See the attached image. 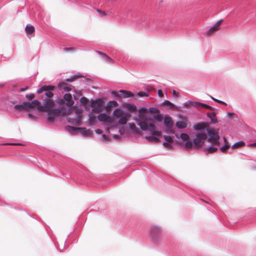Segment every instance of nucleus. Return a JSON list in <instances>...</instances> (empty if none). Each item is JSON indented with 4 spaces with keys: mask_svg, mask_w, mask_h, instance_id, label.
<instances>
[{
    "mask_svg": "<svg viewBox=\"0 0 256 256\" xmlns=\"http://www.w3.org/2000/svg\"><path fill=\"white\" fill-rule=\"evenodd\" d=\"M43 104L44 106L40 108V112H48V120L52 122L56 116L60 115V110L58 108H52L54 106V102L52 100L44 99Z\"/></svg>",
    "mask_w": 256,
    "mask_h": 256,
    "instance_id": "1",
    "label": "nucleus"
},
{
    "mask_svg": "<svg viewBox=\"0 0 256 256\" xmlns=\"http://www.w3.org/2000/svg\"><path fill=\"white\" fill-rule=\"evenodd\" d=\"M134 119L136 121L138 125L140 126L142 130H148L150 133L154 136H161L162 132L156 130V126L154 124H150L148 125L146 122H140L138 118H134Z\"/></svg>",
    "mask_w": 256,
    "mask_h": 256,
    "instance_id": "2",
    "label": "nucleus"
},
{
    "mask_svg": "<svg viewBox=\"0 0 256 256\" xmlns=\"http://www.w3.org/2000/svg\"><path fill=\"white\" fill-rule=\"evenodd\" d=\"M150 234L152 240L156 242L162 238V230L160 227L157 226H152L150 228Z\"/></svg>",
    "mask_w": 256,
    "mask_h": 256,
    "instance_id": "3",
    "label": "nucleus"
},
{
    "mask_svg": "<svg viewBox=\"0 0 256 256\" xmlns=\"http://www.w3.org/2000/svg\"><path fill=\"white\" fill-rule=\"evenodd\" d=\"M54 86H44L37 90L38 94H41L43 92H44V96H46V98L44 96H42V98L43 99V102L44 100L50 99L51 100L50 98H52L54 96L53 93L52 92V90H54Z\"/></svg>",
    "mask_w": 256,
    "mask_h": 256,
    "instance_id": "4",
    "label": "nucleus"
},
{
    "mask_svg": "<svg viewBox=\"0 0 256 256\" xmlns=\"http://www.w3.org/2000/svg\"><path fill=\"white\" fill-rule=\"evenodd\" d=\"M208 134L210 136L208 139V142L212 143V145L220 146L218 132L214 130H208Z\"/></svg>",
    "mask_w": 256,
    "mask_h": 256,
    "instance_id": "5",
    "label": "nucleus"
},
{
    "mask_svg": "<svg viewBox=\"0 0 256 256\" xmlns=\"http://www.w3.org/2000/svg\"><path fill=\"white\" fill-rule=\"evenodd\" d=\"M207 139V135L204 132L198 133L196 135L195 138L193 140L194 148H200L203 144L205 140Z\"/></svg>",
    "mask_w": 256,
    "mask_h": 256,
    "instance_id": "6",
    "label": "nucleus"
},
{
    "mask_svg": "<svg viewBox=\"0 0 256 256\" xmlns=\"http://www.w3.org/2000/svg\"><path fill=\"white\" fill-rule=\"evenodd\" d=\"M82 110L76 109L75 110L74 117L69 116L68 118V122L76 126H80L82 124Z\"/></svg>",
    "mask_w": 256,
    "mask_h": 256,
    "instance_id": "7",
    "label": "nucleus"
},
{
    "mask_svg": "<svg viewBox=\"0 0 256 256\" xmlns=\"http://www.w3.org/2000/svg\"><path fill=\"white\" fill-rule=\"evenodd\" d=\"M104 101L102 99H98L96 100H91L90 106L92 108V111L96 113L102 112L104 107L102 106Z\"/></svg>",
    "mask_w": 256,
    "mask_h": 256,
    "instance_id": "8",
    "label": "nucleus"
},
{
    "mask_svg": "<svg viewBox=\"0 0 256 256\" xmlns=\"http://www.w3.org/2000/svg\"><path fill=\"white\" fill-rule=\"evenodd\" d=\"M68 130L72 131L78 130L82 135L85 136H90L92 134V132L90 129H86V128H76L73 126H68Z\"/></svg>",
    "mask_w": 256,
    "mask_h": 256,
    "instance_id": "9",
    "label": "nucleus"
},
{
    "mask_svg": "<svg viewBox=\"0 0 256 256\" xmlns=\"http://www.w3.org/2000/svg\"><path fill=\"white\" fill-rule=\"evenodd\" d=\"M25 105L26 106V111L36 108L40 112V108L43 106L40 105V102L38 100H34L31 102H26Z\"/></svg>",
    "mask_w": 256,
    "mask_h": 256,
    "instance_id": "10",
    "label": "nucleus"
},
{
    "mask_svg": "<svg viewBox=\"0 0 256 256\" xmlns=\"http://www.w3.org/2000/svg\"><path fill=\"white\" fill-rule=\"evenodd\" d=\"M119 92L120 94H119L118 92L116 91H112V94L114 95L116 97H120L121 96H123L124 98H130L134 96V94L130 92V91H126L124 90H120L119 91Z\"/></svg>",
    "mask_w": 256,
    "mask_h": 256,
    "instance_id": "11",
    "label": "nucleus"
},
{
    "mask_svg": "<svg viewBox=\"0 0 256 256\" xmlns=\"http://www.w3.org/2000/svg\"><path fill=\"white\" fill-rule=\"evenodd\" d=\"M164 124L168 128V131L172 132L171 130L173 126L174 123L172 118L168 116H166L164 118Z\"/></svg>",
    "mask_w": 256,
    "mask_h": 256,
    "instance_id": "12",
    "label": "nucleus"
},
{
    "mask_svg": "<svg viewBox=\"0 0 256 256\" xmlns=\"http://www.w3.org/2000/svg\"><path fill=\"white\" fill-rule=\"evenodd\" d=\"M222 22V20H220L216 22V23L207 32L206 34L208 36L212 34L215 32H216L220 28V25Z\"/></svg>",
    "mask_w": 256,
    "mask_h": 256,
    "instance_id": "13",
    "label": "nucleus"
},
{
    "mask_svg": "<svg viewBox=\"0 0 256 256\" xmlns=\"http://www.w3.org/2000/svg\"><path fill=\"white\" fill-rule=\"evenodd\" d=\"M25 31L28 36H34L35 31L34 27L32 25H27L25 28Z\"/></svg>",
    "mask_w": 256,
    "mask_h": 256,
    "instance_id": "14",
    "label": "nucleus"
},
{
    "mask_svg": "<svg viewBox=\"0 0 256 256\" xmlns=\"http://www.w3.org/2000/svg\"><path fill=\"white\" fill-rule=\"evenodd\" d=\"M98 118L100 122H111L112 118L106 114H100L98 116Z\"/></svg>",
    "mask_w": 256,
    "mask_h": 256,
    "instance_id": "15",
    "label": "nucleus"
},
{
    "mask_svg": "<svg viewBox=\"0 0 256 256\" xmlns=\"http://www.w3.org/2000/svg\"><path fill=\"white\" fill-rule=\"evenodd\" d=\"M64 98L66 102V105L68 106H71L74 104V102L72 100V96L70 94H65L64 96Z\"/></svg>",
    "mask_w": 256,
    "mask_h": 256,
    "instance_id": "16",
    "label": "nucleus"
},
{
    "mask_svg": "<svg viewBox=\"0 0 256 256\" xmlns=\"http://www.w3.org/2000/svg\"><path fill=\"white\" fill-rule=\"evenodd\" d=\"M130 116V114L129 113H126L124 115L120 118L119 120L118 123L120 124H126Z\"/></svg>",
    "mask_w": 256,
    "mask_h": 256,
    "instance_id": "17",
    "label": "nucleus"
},
{
    "mask_svg": "<svg viewBox=\"0 0 256 256\" xmlns=\"http://www.w3.org/2000/svg\"><path fill=\"white\" fill-rule=\"evenodd\" d=\"M218 147L217 146L212 145V146L204 148V151L206 154H212L218 150Z\"/></svg>",
    "mask_w": 256,
    "mask_h": 256,
    "instance_id": "18",
    "label": "nucleus"
},
{
    "mask_svg": "<svg viewBox=\"0 0 256 256\" xmlns=\"http://www.w3.org/2000/svg\"><path fill=\"white\" fill-rule=\"evenodd\" d=\"M126 113L124 112L120 108L116 109L114 112H113V115L114 116V118H120L121 116H122L123 115H124Z\"/></svg>",
    "mask_w": 256,
    "mask_h": 256,
    "instance_id": "19",
    "label": "nucleus"
},
{
    "mask_svg": "<svg viewBox=\"0 0 256 256\" xmlns=\"http://www.w3.org/2000/svg\"><path fill=\"white\" fill-rule=\"evenodd\" d=\"M128 124L130 126V128L132 133L138 134H140V131L139 129L136 126V124L134 123H129Z\"/></svg>",
    "mask_w": 256,
    "mask_h": 256,
    "instance_id": "20",
    "label": "nucleus"
},
{
    "mask_svg": "<svg viewBox=\"0 0 256 256\" xmlns=\"http://www.w3.org/2000/svg\"><path fill=\"white\" fill-rule=\"evenodd\" d=\"M206 126H207V124L206 123L200 122V123H198V124L194 125L193 128L195 130H201L202 129L206 128Z\"/></svg>",
    "mask_w": 256,
    "mask_h": 256,
    "instance_id": "21",
    "label": "nucleus"
},
{
    "mask_svg": "<svg viewBox=\"0 0 256 256\" xmlns=\"http://www.w3.org/2000/svg\"><path fill=\"white\" fill-rule=\"evenodd\" d=\"M26 102H24L21 104H17L16 105L14 106V109L18 110V111H22L23 110H26V106L25 105L26 104Z\"/></svg>",
    "mask_w": 256,
    "mask_h": 256,
    "instance_id": "22",
    "label": "nucleus"
},
{
    "mask_svg": "<svg viewBox=\"0 0 256 256\" xmlns=\"http://www.w3.org/2000/svg\"><path fill=\"white\" fill-rule=\"evenodd\" d=\"M207 116L211 119V122L215 124L217 122V119L216 117V114L215 112L208 113Z\"/></svg>",
    "mask_w": 256,
    "mask_h": 256,
    "instance_id": "23",
    "label": "nucleus"
},
{
    "mask_svg": "<svg viewBox=\"0 0 256 256\" xmlns=\"http://www.w3.org/2000/svg\"><path fill=\"white\" fill-rule=\"evenodd\" d=\"M108 108L106 110L108 112L110 111V108L113 107H116L118 106V104L116 101L112 100L110 101L108 103Z\"/></svg>",
    "mask_w": 256,
    "mask_h": 256,
    "instance_id": "24",
    "label": "nucleus"
},
{
    "mask_svg": "<svg viewBox=\"0 0 256 256\" xmlns=\"http://www.w3.org/2000/svg\"><path fill=\"white\" fill-rule=\"evenodd\" d=\"M58 86L61 88L64 89L66 92H69L71 90V88L70 87L67 86L66 83L64 82H60L58 84Z\"/></svg>",
    "mask_w": 256,
    "mask_h": 256,
    "instance_id": "25",
    "label": "nucleus"
},
{
    "mask_svg": "<svg viewBox=\"0 0 256 256\" xmlns=\"http://www.w3.org/2000/svg\"><path fill=\"white\" fill-rule=\"evenodd\" d=\"M186 126V123L184 121H178L176 122V126L180 128H185Z\"/></svg>",
    "mask_w": 256,
    "mask_h": 256,
    "instance_id": "26",
    "label": "nucleus"
},
{
    "mask_svg": "<svg viewBox=\"0 0 256 256\" xmlns=\"http://www.w3.org/2000/svg\"><path fill=\"white\" fill-rule=\"evenodd\" d=\"M245 146V142L243 141H240V142H237L234 144L232 146V148H238L240 147L243 146Z\"/></svg>",
    "mask_w": 256,
    "mask_h": 256,
    "instance_id": "27",
    "label": "nucleus"
},
{
    "mask_svg": "<svg viewBox=\"0 0 256 256\" xmlns=\"http://www.w3.org/2000/svg\"><path fill=\"white\" fill-rule=\"evenodd\" d=\"M126 108L130 111L134 112L136 110V106L134 104H126L125 106Z\"/></svg>",
    "mask_w": 256,
    "mask_h": 256,
    "instance_id": "28",
    "label": "nucleus"
},
{
    "mask_svg": "<svg viewBox=\"0 0 256 256\" xmlns=\"http://www.w3.org/2000/svg\"><path fill=\"white\" fill-rule=\"evenodd\" d=\"M146 138L149 142H158L160 141L159 139L158 138L152 136H146Z\"/></svg>",
    "mask_w": 256,
    "mask_h": 256,
    "instance_id": "29",
    "label": "nucleus"
},
{
    "mask_svg": "<svg viewBox=\"0 0 256 256\" xmlns=\"http://www.w3.org/2000/svg\"><path fill=\"white\" fill-rule=\"evenodd\" d=\"M98 53L102 55L104 58H105L106 60L111 62H114V60L110 58L109 57L108 55H106V54L104 53H103L101 52H97Z\"/></svg>",
    "mask_w": 256,
    "mask_h": 256,
    "instance_id": "30",
    "label": "nucleus"
},
{
    "mask_svg": "<svg viewBox=\"0 0 256 256\" xmlns=\"http://www.w3.org/2000/svg\"><path fill=\"white\" fill-rule=\"evenodd\" d=\"M81 104L86 108L88 100L86 97H82L80 100Z\"/></svg>",
    "mask_w": 256,
    "mask_h": 256,
    "instance_id": "31",
    "label": "nucleus"
},
{
    "mask_svg": "<svg viewBox=\"0 0 256 256\" xmlns=\"http://www.w3.org/2000/svg\"><path fill=\"white\" fill-rule=\"evenodd\" d=\"M148 112L152 114L160 113V110L155 108H150L148 110Z\"/></svg>",
    "mask_w": 256,
    "mask_h": 256,
    "instance_id": "32",
    "label": "nucleus"
},
{
    "mask_svg": "<svg viewBox=\"0 0 256 256\" xmlns=\"http://www.w3.org/2000/svg\"><path fill=\"white\" fill-rule=\"evenodd\" d=\"M154 118L158 121H162V116L160 113H156V114L154 116Z\"/></svg>",
    "mask_w": 256,
    "mask_h": 256,
    "instance_id": "33",
    "label": "nucleus"
},
{
    "mask_svg": "<svg viewBox=\"0 0 256 256\" xmlns=\"http://www.w3.org/2000/svg\"><path fill=\"white\" fill-rule=\"evenodd\" d=\"M89 118H90V122L91 124H93L94 122L96 117L94 116V115L92 113H91L89 114Z\"/></svg>",
    "mask_w": 256,
    "mask_h": 256,
    "instance_id": "34",
    "label": "nucleus"
},
{
    "mask_svg": "<svg viewBox=\"0 0 256 256\" xmlns=\"http://www.w3.org/2000/svg\"><path fill=\"white\" fill-rule=\"evenodd\" d=\"M181 138L184 140H188L189 139V136L186 134L182 133L180 134Z\"/></svg>",
    "mask_w": 256,
    "mask_h": 256,
    "instance_id": "35",
    "label": "nucleus"
},
{
    "mask_svg": "<svg viewBox=\"0 0 256 256\" xmlns=\"http://www.w3.org/2000/svg\"><path fill=\"white\" fill-rule=\"evenodd\" d=\"M163 104L164 105H167L168 106H170L172 108H173L174 106V104H172L171 102H170V101L167 100H165L163 102Z\"/></svg>",
    "mask_w": 256,
    "mask_h": 256,
    "instance_id": "36",
    "label": "nucleus"
},
{
    "mask_svg": "<svg viewBox=\"0 0 256 256\" xmlns=\"http://www.w3.org/2000/svg\"><path fill=\"white\" fill-rule=\"evenodd\" d=\"M164 139L169 143H171L173 142L172 138L169 136H164Z\"/></svg>",
    "mask_w": 256,
    "mask_h": 256,
    "instance_id": "37",
    "label": "nucleus"
},
{
    "mask_svg": "<svg viewBox=\"0 0 256 256\" xmlns=\"http://www.w3.org/2000/svg\"><path fill=\"white\" fill-rule=\"evenodd\" d=\"M139 118H138V119L140 122H146V116L144 114L142 113H140L139 114Z\"/></svg>",
    "mask_w": 256,
    "mask_h": 256,
    "instance_id": "38",
    "label": "nucleus"
},
{
    "mask_svg": "<svg viewBox=\"0 0 256 256\" xmlns=\"http://www.w3.org/2000/svg\"><path fill=\"white\" fill-rule=\"evenodd\" d=\"M192 142L190 140H188L185 144V147L187 148H192Z\"/></svg>",
    "mask_w": 256,
    "mask_h": 256,
    "instance_id": "39",
    "label": "nucleus"
},
{
    "mask_svg": "<svg viewBox=\"0 0 256 256\" xmlns=\"http://www.w3.org/2000/svg\"><path fill=\"white\" fill-rule=\"evenodd\" d=\"M200 106H202L203 108H207V109H209V110H214V108L208 105V104H202V103H201L200 104Z\"/></svg>",
    "mask_w": 256,
    "mask_h": 256,
    "instance_id": "40",
    "label": "nucleus"
},
{
    "mask_svg": "<svg viewBox=\"0 0 256 256\" xmlns=\"http://www.w3.org/2000/svg\"><path fill=\"white\" fill-rule=\"evenodd\" d=\"M188 103L195 107H198L199 106H200V104H201L200 102H190V101L188 102Z\"/></svg>",
    "mask_w": 256,
    "mask_h": 256,
    "instance_id": "41",
    "label": "nucleus"
},
{
    "mask_svg": "<svg viewBox=\"0 0 256 256\" xmlns=\"http://www.w3.org/2000/svg\"><path fill=\"white\" fill-rule=\"evenodd\" d=\"M230 147V146L228 144H226L220 148V150L222 152H224Z\"/></svg>",
    "mask_w": 256,
    "mask_h": 256,
    "instance_id": "42",
    "label": "nucleus"
},
{
    "mask_svg": "<svg viewBox=\"0 0 256 256\" xmlns=\"http://www.w3.org/2000/svg\"><path fill=\"white\" fill-rule=\"evenodd\" d=\"M26 97L29 100H32L34 98V94H28L26 95Z\"/></svg>",
    "mask_w": 256,
    "mask_h": 256,
    "instance_id": "43",
    "label": "nucleus"
},
{
    "mask_svg": "<svg viewBox=\"0 0 256 256\" xmlns=\"http://www.w3.org/2000/svg\"><path fill=\"white\" fill-rule=\"evenodd\" d=\"M64 50L66 52H72V51L74 50V48H72V47H70V48H64Z\"/></svg>",
    "mask_w": 256,
    "mask_h": 256,
    "instance_id": "44",
    "label": "nucleus"
},
{
    "mask_svg": "<svg viewBox=\"0 0 256 256\" xmlns=\"http://www.w3.org/2000/svg\"><path fill=\"white\" fill-rule=\"evenodd\" d=\"M162 144L166 148H171L172 147L169 142H164Z\"/></svg>",
    "mask_w": 256,
    "mask_h": 256,
    "instance_id": "45",
    "label": "nucleus"
},
{
    "mask_svg": "<svg viewBox=\"0 0 256 256\" xmlns=\"http://www.w3.org/2000/svg\"><path fill=\"white\" fill-rule=\"evenodd\" d=\"M138 95L140 97L144 96H148V94L146 92H140L138 93Z\"/></svg>",
    "mask_w": 256,
    "mask_h": 256,
    "instance_id": "46",
    "label": "nucleus"
},
{
    "mask_svg": "<svg viewBox=\"0 0 256 256\" xmlns=\"http://www.w3.org/2000/svg\"><path fill=\"white\" fill-rule=\"evenodd\" d=\"M78 78L76 76H73L70 78H68L66 80V82H72L74 81L75 80H76Z\"/></svg>",
    "mask_w": 256,
    "mask_h": 256,
    "instance_id": "47",
    "label": "nucleus"
},
{
    "mask_svg": "<svg viewBox=\"0 0 256 256\" xmlns=\"http://www.w3.org/2000/svg\"><path fill=\"white\" fill-rule=\"evenodd\" d=\"M102 140L104 142H108V138L105 134H102Z\"/></svg>",
    "mask_w": 256,
    "mask_h": 256,
    "instance_id": "48",
    "label": "nucleus"
},
{
    "mask_svg": "<svg viewBox=\"0 0 256 256\" xmlns=\"http://www.w3.org/2000/svg\"><path fill=\"white\" fill-rule=\"evenodd\" d=\"M158 96L162 98V97L164 96V94H163L162 92V90H158Z\"/></svg>",
    "mask_w": 256,
    "mask_h": 256,
    "instance_id": "49",
    "label": "nucleus"
},
{
    "mask_svg": "<svg viewBox=\"0 0 256 256\" xmlns=\"http://www.w3.org/2000/svg\"><path fill=\"white\" fill-rule=\"evenodd\" d=\"M172 95L174 97H178L179 96V94L176 90H174L172 91Z\"/></svg>",
    "mask_w": 256,
    "mask_h": 256,
    "instance_id": "50",
    "label": "nucleus"
},
{
    "mask_svg": "<svg viewBox=\"0 0 256 256\" xmlns=\"http://www.w3.org/2000/svg\"><path fill=\"white\" fill-rule=\"evenodd\" d=\"M140 113L141 112L146 113V112H148V110H147L146 108H142L140 110Z\"/></svg>",
    "mask_w": 256,
    "mask_h": 256,
    "instance_id": "51",
    "label": "nucleus"
},
{
    "mask_svg": "<svg viewBox=\"0 0 256 256\" xmlns=\"http://www.w3.org/2000/svg\"><path fill=\"white\" fill-rule=\"evenodd\" d=\"M98 12L100 15L102 16H105L106 14V12H104V11H102L101 10H97Z\"/></svg>",
    "mask_w": 256,
    "mask_h": 256,
    "instance_id": "52",
    "label": "nucleus"
},
{
    "mask_svg": "<svg viewBox=\"0 0 256 256\" xmlns=\"http://www.w3.org/2000/svg\"><path fill=\"white\" fill-rule=\"evenodd\" d=\"M96 134H102V130H101L100 129H97L96 130Z\"/></svg>",
    "mask_w": 256,
    "mask_h": 256,
    "instance_id": "53",
    "label": "nucleus"
},
{
    "mask_svg": "<svg viewBox=\"0 0 256 256\" xmlns=\"http://www.w3.org/2000/svg\"><path fill=\"white\" fill-rule=\"evenodd\" d=\"M28 88V86H26V88H21L20 89V92H24V91H25V90H27Z\"/></svg>",
    "mask_w": 256,
    "mask_h": 256,
    "instance_id": "54",
    "label": "nucleus"
},
{
    "mask_svg": "<svg viewBox=\"0 0 256 256\" xmlns=\"http://www.w3.org/2000/svg\"><path fill=\"white\" fill-rule=\"evenodd\" d=\"M8 144V145H12V146H16V145H20V144H14V143H12V144Z\"/></svg>",
    "mask_w": 256,
    "mask_h": 256,
    "instance_id": "55",
    "label": "nucleus"
},
{
    "mask_svg": "<svg viewBox=\"0 0 256 256\" xmlns=\"http://www.w3.org/2000/svg\"><path fill=\"white\" fill-rule=\"evenodd\" d=\"M217 102H218L220 104H226L224 102L221 101V100H217Z\"/></svg>",
    "mask_w": 256,
    "mask_h": 256,
    "instance_id": "56",
    "label": "nucleus"
},
{
    "mask_svg": "<svg viewBox=\"0 0 256 256\" xmlns=\"http://www.w3.org/2000/svg\"><path fill=\"white\" fill-rule=\"evenodd\" d=\"M250 146H252V147H256V142L255 143H254V144H252L250 145Z\"/></svg>",
    "mask_w": 256,
    "mask_h": 256,
    "instance_id": "57",
    "label": "nucleus"
},
{
    "mask_svg": "<svg viewBox=\"0 0 256 256\" xmlns=\"http://www.w3.org/2000/svg\"><path fill=\"white\" fill-rule=\"evenodd\" d=\"M210 98H212V100H214V101H215V102H217V100H217V99H216V98H213L212 96H210Z\"/></svg>",
    "mask_w": 256,
    "mask_h": 256,
    "instance_id": "58",
    "label": "nucleus"
},
{
    "mask_svg": "<svg viewBox=\"0 0 256 256\" xmlns=\"http://www.w3.org/2000/svg\"><path fill=\"white\" fill-rule=\"evenodd\" d=\"M233 114H234L233 113H228V116H232V115H233Z\"/></svg>",
    "mask_w": 256,
    "mask_h": 256,
    "instance_id": "59",
    "label": "nucleus"
},
{
    "mask_svg": "<svg viewBox=\"0 0 256 256\" xmlns=\"http://www.w3.org/2000/svg\"><path fill=\"white\" fill-rule=\"evenodd\" d=\"M118 136H117V135H114V138H118Z\"/></svg>",
    "mask_w": 256,
    "mask_h": 256,
    "instance_id": "60",
    "label": "nucleus"
},
{
    "mask_svg": "<svg viewBox=\"0 0 256 256\" xmlns=\"http://www.w3.org/2000/svg\"><path fill=\"white\" fill-rule=\"evenodd\" d=\"M28 116H29L30 117V118L33 117L31 114H28Z\"/></svg>",
    "mask_w": 256,
    "mask_h": 256,
    "instance_id": "61",
    "label": "nucleus"
},
{
    "mask_svg": "<svg viewBox=\"0 0 256 256\" xmlns=\"http://www.w3.org/2000/svg\"><path fill=\"white\" fill-rule=\"evenodd\" d=\"M120 132L121 134H122V131H121V130H120Z\"/></svg>",
    "mask_w": 256,
    "mask_h": 256,
    "instance_id": "62",
    "label": "nucleus"
}]
</instances>
